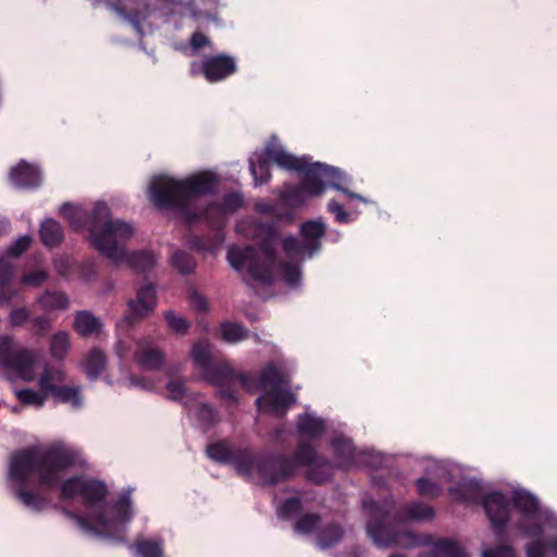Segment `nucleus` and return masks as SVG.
Wrapping results in <instances>:
<instances>
[{
    "mask_svg": "<svg viewBox=\"0 0 557 557\" xmlns=\"http://www.w3.org/2000/svg\"><path fill=\"white\" fill-rule=\"evenodd\" d=\"M243 203H244V200H243V197L240 194L228 193L223 197L221 202H218V206L227 215L230 213H234L239 208H242Z\"/></svg>",
    "mask_w": 557,
    "mask_h": 557,
    "instance_id": "8fccbe9b",
    "label": "nucleus"
},
{
    "mask_svg": "<svg viewBox=\"0 0 557 557\" xmlns=\"http://www.w3.org/2000/svg\"><path fill=\"white\" fill-rule=\"evenodd\" d=\"M274 269L281 270L283 278L287 285L293 286L300 282L301 270L298 263L282 261L278 258V263L274 267Z\"/></svg>",
    "mask_w": 557,
    "mask_h": 557,
    "instance_id": "c03bdc74",
    "label": "nucleus"
},
{
    "mask_svg": "<svg viewBox=\"0 0 557 557\" xmlns=\"http://www.w3.org/2000/svg\"><path fill=\"white\" fill-rule=\"evenodd\" d=\"M302 510V503L299 497L293 496L286 498L277 509L280 519L289 520Z\"/></svg>",
    "mask_w": 557,
    "mask_h": 557,
    "instance_id": "a18cd8bd",
    "label": "nucleus"
},
{
    "mask_svg": "<svg viewBox=\"0 0 557 557\" xmlns=\"http://www.w3.org/2000/svg\"><path fill=\"white\" fill-rule=\"evenodd\" d=\"M296 403V396L290 391H271L256 399L258 410L268 409L270 412L283 417L289 407Z\"/></svg>",
    "mask_w": 557,
    "mask_h": 557,
    "instance_id": "aec40b11",
    "label": "nucleus"
},
{
    "mask_svg": "<svg viewBox=\"0 0 557 557\" xmlns=\"http://www.w3.org/2000/svg\"><path fill=\"white\" fill-rule=\"evenodd\" d=\"M107 364L104 354L100 349H92L85 359V373L91 381L97 380Z\"/></svg>",
    "mask_w": 557,
    "mask_h": 557,
    "instance_id": "f704fd0d",
    "label": "nucleus"
},
{
    "mask_svg": "<svg viewBox=\"0 0 557 557\" xmlns=\"http://www.w3.org/2000/svg\"><path fill=\"white\" fill-rule=\"evenodd\" d=\"M310 170V163L304 166V170L296 171L302 175L300 184H287L280 194V199L287 206L300 207L305 203L308 197L321 196V194H313L310 185L307 183V177Z\"/></svg>",
    "mask_w": 557,
    "mask_h": 557,
    "instance_id": "a211bd4d",
    "label": "nucleus"
},
{
    "mask_svg": "<svg viewBox=\"0 0 557 557\" xmlns=\"http://www.w3.org/2000/svg\"><path fill=\"white\" fill-rule=\"evenodd\" d=\"M449 495L458 503L480 504L483 495L481 485L474 480L465 481L448 487Z\"/></svg>",
    "mask_w": 557,
    "mask_h": 557,
    "instance_id": "393cba45",
    "label": "nucleus"
},
{
    "mask_svg": "<svg viewBox=\"0 0 557 557\" xmlns=\"http://www.w3.org/2000/svg\"><path fill=\"white\" fill-rule=\"evenodd\" d=\"M108 495V487L104 482L97 479H86L82 475H74L64 480L60 484V499L70 500L77 496L82 497L83 504L87 508L103 507V502Z\"/></svg>",
    "mask_w": 557,
    "mask_h": 557,
    "instance_id": "9d476101",
    "label": "nucleus"
},
{
    "mask_svg": "<svg viewBox=\"0 0 557 557\" xmlns=\"http://www.w3.org/2000/svg\"><path fill=\"white\" fill-rule=\"evenodd\" d=\"M345 535L343 525L337 521H331L320 527L315 542L321 549H329L338 545Z\"/></svg>",
    "mask_w": 557,
    "mask_h": 557,
    "instance_id": "4be33fe9",
    "label": "nucleus"
},
{
    "mask_svg": "<svg viewBox=\"0 0 557 557\" xmlns=\"http://www.w3.org/2000/svg\"><path fill=\"white\" fill-rule=\"evenodd\" d=\"M262 156L268 160V162L272 161L280 168L287 171H301L305 165L310 163V159L308 157L304 156L298 158L290 154L275 143H268Z\"/></svg>",
    "mask_w": 557,
    "mask_h": 557,
    "instance_id": "6ab92c4d",
    "label": "nucleus"
},
{
    "mask_svg": "<svg viewBox=\"0 0 557 557\" xmlns=\"http://www.w3.org/2000/svg\"><path fill=\"white\" fill-rule=\"evenodd\" d=\"M190 305L198 312H206L208 310L207 299L197 292H193L190 295Z\"/></svg>",
    "mask_w": 557,
    "mask_h": 557,
    "instance_id": "338daca9",
    "label": "nucleus"
},
{
    "mask_svg": "<svg viewBox=\"0 0 557 557\" xmlns=\"http://www.w3.org/2000/svg\"><path fill=\"white\" fill-rule=\"evenodd\" d=\"M527 557H545L546 545L539 539L527 545Z\"/></svg>",
    "mask_w": 557,
    "mask_h": 557,
    "instance_id": "0e129e2a",
    "label": "nucleus"
},
{
    "mask_svg": "<svg viewBox=\"0 0 557 557\" xmlns=\"http://www.w3.org/2000/svg\"><path fill=\"white\" fill-rule=\"evenodd\" d=\"M321 524V516L315 512L305 513L300 516L294 524V530L296 533L301 535H308L318 532Z\"/></svg>",
    "mask_w": 557,
    "mask_h": 557,
    "instance_id": "ea45409f",
    "label": "nucleus"
},
{
    "mask_svg": "<svg viewBox=\"0 0 557 557\" xmlns=\"http://www.w3.org/2000/svg\"><path fill=\"white\" fill-rule=\"evenodd\" d=\"M37 302L45 310H65L70 300L63 292L46 290L38 297Z\"/></svg>",
    "mask_w": 557,
    "mask_h": 557,
    "instance_id": "c9c22d12",
    "label": "nucleus"
},
{
    "mask_svg": "<svg viewBox=\"0 0 557 557\" xmlns=\"http://www.w3.org/2000/svg\"><path fill=\"white\" fill-rule=\"evenodd\" d=\"M48 280V272L45 270H35L25 273L21 283L25 286L40 287Z\"/></svg>",
    "mask_w": 557,
    "mask_h": 557,
    "instance_id": "603ef678",
    "label": "nucleus"
},
{
    "mask_svg": "<svg viewBox=\"0 0 557 557\" xmlns=\"http://www.w3.org/2000/svg\"><path fill=\"white\" fill-rule=\"evenodd\" d=\"M258 384L260 388L270 387L271 391H276L281 389L283 385H288L289 381L285 373L271 361L260 371Z\"/></svg>",
    "mask_w": 557,
    "mask_h": 557,
    "instance_id": "a878e982",
    "label": "nucleus"
},
{
    "mask_svg": "<svg viewBox=\"0 0 557 557\" xmlns=\"http://www.w3.org/2000/svg\"><path fill=\"white\" fill-rule=\"evenodd\" d=\"M256 228L261 236L258 247L246 245L231 247L227 260L237 272L247 268L249 276L265 286L274 283V267L278 263L277 239L280 236L275 222H259Z\"/></svg>",
    "mask_w": 557,
    "mask_h": 557,
    "instance_id": "39448f33",
    "label": "nucleus"
},
{
    "mask_svg": "<svg viewBox=\"0 0 557 557\" xmlns=\"http://www.w3.org/2000/svg\"><path fill=\"white\" fill-rule=\"evenodd\" d=\"M12 264L5 258H0V286L9 285L12 281Z\"/></svg>",
    "mask_w": 557,
    "mask_h": 557,
    "instance_id": "052dcab7",
    "label": "nucleus"
},
{
    "mask_svg": "<svg viewBox=\"0 0 557 557\" xmlns=\"http://www.w3.org/2000/svg\"><path fill=\"white\" fill-rule=\"evenodd\" d=\"M135 361L146 371L159 370L164 362V354L154 347L140 346L135 355Z\"/></svg>",
    "mask_w": 557,
    "mask_h": 557,
    "instance_id": "bb28decb",
    "label": "nucleus"
},
{
    "mask_svg": "<svg viewBox=\"0 0 557 557\" xmlns=\"http://www.w3.org/2000/svg\"><path fill=\"white\" fill-rule=\"evenodd\" d=\"M171 263L182 274H190L196 268L194 257L184 250H176L171 257Z\"/></svg>",
    "mask_w": 557,
    "mask_h": 557,
    "instance_id": "37998d69",
    "label": "nucleus"
},
{
    "mask_svg": "<svg viewBox=\"0 0 557 557\" xmlns=\"http://www.w3.org/2000/svg\"><path fill=\"white\" fill-rule=\"evenodd\" d=\"M335 467L348 470L355 465V446L349 438L335 437L332 441Z\"/></svg>",
    "mask_w": 557,
    "mask_h": 557,
    "instance_id": "5701e85b",
    "label": "nucleus"
},
{
    "mask_svg": "<svg viewBox=\"0 0 557 557\" xmlns=\"http://www.w3.org/2000/svg\"><path fill=\"white\" fill-rule=\"evenodd\" d=\"M29 311L22 307L13 309L10 313V323L12 326H22L29 319Z\"/></svg>",
    "mask_w": 557,
    "mask_h": 557,
    "instance_id": "e2e57ef3",
    "label": "nucleus"
},
{
    "mask_svg": "<svg viewBox=\"0 0 557 557\" xmlns=\"http://www.w3.org/2000/svg\"><path fill=\"white\" fill-rule=\"evenodd\" d=\"M70 348V338L67 333L59 332L51 338V355L55 359H63Z\"/></svg>",
    "mask_w": 557,
    "mask_h": 557,
    "instance_id": "49530a36",
    "label": "nucleus"
},
{
    "mask_svg": "<svg viewBox=\"0 0 557 557\" xmlns=\"http://www.w3.org/2000/svg\"><path fill=\"white\" fill-rule=\"evenodd\" d=\"M164 319L169 329L180 335L186 334L190 326L189 322L185 318L175 315L172 311H166L164 313Z\"/></svg>",
    "mask_w": 557,
    "mask_h": 557,
    "instance_id": "3c124183",
    "label": "nucleus"
},
{
    "mask_svg": "<svg viewBox=\"0 0 557 557\" xmlns=\"http://www.w3.org/2000/svg\"><path fill=\"white\" fill-rule=\"evenodd\" d=\"M512 505L528 519H534L540 510L539 500L528 492H517L513 495Z\"/></svg>",
    "mask_w": 557,
    "mask_h": 557,
    "instance_id": "2f4dec72",
    "label": "nucleus"
},
{
    "mask_svg": "<svg viewBox=\"0 0 557 557\" xmlns=\"http://www.w3.org/2000/svg\"><path fill=\"white\" fill-rule=\"evenodd\" d=\"M41 243L49 248L59 247L64 240V232L61 224L54 219H46L39 228Z\"/></svg>",
    "mask_w": 557,
    "mask_h": 557,
    "instance_id": "c85d7f7f",
    "label": "nucleus"
},
{
    "mask_svg": "<svg viewBox=\"0 0 557 557\" xmlns=\"http://www.w3.org/2000/svg\"><path fill=\"white\" fill-rule=\"evenodd\" d=\"M432 555L438 557H463L465 552L456 541L442 539L435 543Z\"/></svg>",
    "mask_w": 557,
    "mask_h": 557,
    "instance_id": "a19ab883",
    "label": "nucleus"
},
{
    "mask_svg": "<svg viewBox=\"0 0 557 557\" xmlns=\"http://www.w3.org/2000/svg\"><path fill=\"white\" fill-rule=\"evenodd\" d=\"M132 503L129 493H124L112 505L114 516L109 518L104 506L90 515V519L85 518L65 507H58L60 511L69 519L74 520L77 527L86 533L112 539L115 542H124L125 524L133 518Z\"/></svg>",
    "mask_w": 557,
    "mask_h": 557,
    "instance_id": "0eeeda50",
    "label": "nucleus"
},
{
    "mask_svg": "<svg viewBox=\"0 0 557 557\" xmlns=\"http://www.w3.org/2000/svg\"><path fill=\"white\" fill-rule=\"evenodd\" d=\"M482 557H516V553L512 546L500 544L496 547L485 549Z\"/></svg>",
    "mask_w": 557,
    "mask_h": 557,
    "instance_id": "13d9d810",
    "label": "nucleus"
},
{
    "mask_svg": "<svg viewBox=\"0 0 557 557\" xmlns=\"http://www.w3.org/2000/svg\"><path fill=\"white\" fill-rule=\"evenodd\" d=\"M74 326L82 336H89L100 331L101 322L90 312L79 311L75 315Z\"/></svg>",
    "mask_w": 557,
    "mask_h": 557,
    "instance_id": "72a5a7b5",
    "label": "nucleus"
},
{
    "mask_svg": "<svg viewBox=\"0 0 557 557\" xmlns=\"http://www.w3.org/2000/svg\"><path fill=\"white\" fill-rule=\"evenodd\" d=\"M336 468L327 458L321 456L306 471V479L317 485H323L333 476V469Z\"/></svg>",
    "mask_w": 557,
    "mask_h": 557,
    "instance_id": "c756f323",
    "label": "nucleus"
},
{
    "mask_svg": "<svg viewBox=\"0 0 557 557\" xmlns=\"http://www.w3.org/2000/svg\"><path fill=\"white\" fill-rule=\"evenodd\" d=\"M496 534H503L510 518V505L506 495L499 491L483 495L481 503Z\"/></svg>",
    "mask_w": 557,
    "mask_h": 557,
    "instance_id": "ddd939ff",
    "label": "nucleus"
},
{
    "mask_svg": "<svg viewBox=\"0 0 557 557\" xmlns=\"http://www.w3.org/2000/svg\"><path fill=\"white\" fill-rule=\"evenodd\" d=\"M224 234L213 233L212 235H193L189 244L199 251H213L223 243Z\"/></svg>",
    "mask_w": 557,
    "mask_h": 557,
    "instance_id": "e433bc0d",
    "label": "nucleus"
},
{
    "mask_svg": "<svg viewBox=\"0 0 557 557\" xmlns=\"http://www.w3.org/2000/svg\"><path fill=\"white\" fill-rule=\"evenodd\" d=\"M264 455L271 456V459L274 460V466L270 468V471L275 476V483L263 484V486H275L288 481L296 474L298 467L308 468L321 457L317 448L304 440L299 441L292 457L274 451H264Z\"/></svg>",
    "mask_w": 557,
    "mask_h": 557,
    "instance_id": "6e6552de",
    "label": "nucleus"
},
{
    "mask_svg": "<svg viewBox=\"0 0 557 557\" xmlns=\"http://www.w3.org/2000/svg\"><path fill=\"white\" fill-rule=\"evenodd\" d=\"M301 240L294 235L282 239V248L289 258L314 256L322 247L321 239L326 233L325 224L319 220H309L301 223L299 228Z\"/></svg>",
    "mask_w": 557,
    "mask_h": 557,
    "instance_id": "1a4fd4ad",
    "label": "nucleus"
},
{
    "mask_svg": "<svg viewBox=\"0 0 557 557\" xmlns=\"http://www.w3.org/2000/svg\"><path fill=\"white\" fill-rule=\"evenodd\" d=\"M82 455L77 449L65 445H53L47 449L26 447L15 450L10 458L9 475L17 483L16 498L34 511H42L48 506V499L38 492L28 490L26 484L36 479L38 484L53 488L60 483L61 473L81 466Z\"/></svg>",
    "mask_w": 557,
    "mask_h": 557,
    "instance_id": "f03ea898",
    "label": "nucleus"
},
{
    "mask_svg": "<svg viewBox=\"0 0 557 557\" xmlns=\"http://www.w3.org/2000/svg\"><path fill=\"white\" fill-rule=\"evenodd\" d=\"M50 320L46 315L36 317L32 321V332L36 335H45L50 330Z\"/></svg>",
    "mask_w": 557,
    "mask_h": 557,
    "instance_id": "680f3d73",
    "label": "nucleus"
},
{
    "mask_svg": "<svg viewBox=\"0 0 557 557\" xmlns=\"http://www.w3.org/2000/svg\"><path fill=\"white\" fill-rule=\"evenodd\" d=\"M194 363L201 369L202 374L213 366L212 345L207 339L198 341L191 349Z\"/></svg>",
    "mask_w": 557,
    "mask_h": 557,
    "instance_id": "473e14b6",
    "label": "nucleus"
},
{
    "mask_svg": "<svg viewBox=\"0 0 557 557\" xmlns=\"http://www.w3.org/2000/svg\"><path fill=\"white\" fill-rule=\"evenodd\" d=\"M218 395L222 399H226V400H230L232 403H237L235 385L220 386L219 391H218Z\"/></svg>",
    "mask_w": 557,
    "mask_h": 557,
    "instance_id": "774afa93",
    "label": "nucleus"
},
{
    "mask_svg": "<svg viewBox=\"0 0 557 557\" xmlns=\"http://www.w3.org/2000/svg\"><path fill=\"white\" fill-rule=\"evenodd\" d=\"M114 11L119 14V16L123 17L136 30L139 36L144 35V29L141 26L143 21L146 20L147 14L138 9H134L128 11L125 7L121 4H112Z\"/></svg>",
    "mask_w": 557,
    "mask_h": 557,
    "instance_id": "58836bf2",
    "label": "nucleus"
},
{
    "mask_svg": "<svg viewBox=\"0 0 557 557\" xmlns=\"http://www.w3.org/2000/svg\"><path fill=\"white\" fill-rule=\"evenodd\" d=\"M60 214L75 230L87 227L91 246L109 260L116 261L124 255L117 247V239L125 240L134 234L132 224L122 220H110V208L98 201L89 213L79 212L73 205L63 203Z\"/></svg>",
    "mask_w": 557,
    "mask_h": 557,
    "instance_id": "7ed1b4c3",
    "label": "nucleus"
},
{
    "mask_svg": "<svg viewBox=\"0 0 557 557\" xmlns=\"http://www.w3.org/2000/svg\"><path fill=\"white\" fill-rule=\"evenodd\" d=\"M128 239L129 238H127L125 240L117 239V247H119V249H122L124 251V255L121 259H119L116 261H113V260H111V261L113 263H117V262L126 259L128 265L137 272H146V271L152 269L156 265L157 260H156L154 255L151 251H146V250L134 251L127 256V253L122 245L125 242H127Z\"/></svg>",
    "mask_w": 557,
    "mask_h": 557,
    "instance_id": "b1692460",
    "label": "nucleus"
},
{
    "mask_svg": "<svg viewBox=\"0 0 557 557\" xmlns=\"http://www.w3.org/2000/svg\"><path fill=\"white\" fill-rule=\"evenodd\" d=\"M157 292L152 283L146 284L138 288L136 298L127 302V313L125 321L129 325H134L140 320L147 318L157 307Z\"/></svg>",
    "mask_w": 557,
    "mask_h": 557,
    "instance_id": "4468645a",
    "label": "nucleus"
},
{
    "mask_svg": "<svg viewBox=\"0 0 557 557\" xmlns=\"http://www.w3.org/2000/svg\"><path fill=\"white\" fill-rule=\"evenodd\" d=\"M327 211L334 215L337 223L346 224L350 222L349 213L336 200H331L327 203Z\"/></svg>",
    "mask_w": 557,
    "mask_h": 557,
    "instance_id": "6e6d98bb",
    "label": "nucleus"
},
{
    "mask_svg": "<svg viewBox=\"0 0 557 557\" xmlns=\"http://www.w3.org/2000/svg\"><path fill=\"white\" fill-rule=\"evenodd\" d=\"M364 507L369 513L367 533L379 547L414 544L416 539L412 533L396 530L392 522L423 521L432 519L435 515L431 506L422 503H412L394 510L382 508L379 503L371 500L364 503Z\"/></svg>",
    "mask_w": 557,
    "mask_h": 557,
    "instance_id": "20e7f679",
    "label": "nucleus"
},
{
    "mask_svg": "<svg viewBox=\"0 0 557 557\" xmlns=\"http://www.w3.org/2000/svg\"><path fill=\"white\" fill-rule=\"evenodd\" d=\"M297 431L302 438L317 440L324 434L325 423L321 418L302 413L298 416Z\"/></svg>",
    "mask_w": 557,
    "mask_h": 557,
    "instance_id": "cd10ccee",
    "label": "nucleus"
},
{
    "mask_svg": "<svg viewBox=\"0 0 557 557\" xmlns=\"http://www.w3.org/2000/svg\"><path fill=\"white\" fill-rule=\"evenodd\" d=\"M1 361L24 381L30 382L35 379V359L29 350L8 349L2 352Z\"/></svg>",
    "mask_w": 557,
    "mask_h": 557,
    "instance_id": "f3484780",
    "label": "nucleus"
},
{
    "mask_svg": "<svg viewBox=\"0 0 557 557\" xmlns=\"http://www.w3.org/2000/svg\"><path fill=\"white\" fill-rule=\"evenodd\" d=\"M134 549L138 557H163L164 541L160 536L152 539H137L134 543Z\"/></svg>",
    "mask_w": 557,
    "mask_h": 557,
    "instance_id": "7c9ffc66",
    "label": "nucleus"
},
{
    "mask_svg": "<svg viewBox=\"0 0 557 557\" xmlns=\"http://www.w3.org/2000/svg\"><path fill=\"white\" fill-rule=\"evenodd\" d=\"M210 44L209 38L201 32L193 33L189 45L194 50H199Z\"/></svg>",
    "mask_w": 557,
    "mask_h": 557,
    "instance_id": "69168bd1",
    "label": "nucleus"
},
{
    "mask_svg": "<svg viewBox=\"0 0 557 557\" xmlns=\"http://www.w3.org/2000/svg\"><path fill=\"white\" fill-rule=\"evenodd\" d=\"M519 530H521L525 536L528 537H534L536 540L541 539L544 532V528L541 523L533 522V523H519L518 524Z\"/></svg>",
    "mask_w": 557,
    "mask_h": 557,
    "instance_id": "bf43d9fd",
    "label": "nucleus"
},
{
    "mask_svg": "<svg viewBox=\"0 0 557 557\" xmlns=\"http://www.w3.org/2000/svg\"><path fill=\"white\" fill-rule=\"evenodd\" d=\"M166 391L173 400H180L186 396V386L182 380H171L166 384Z\"/></svg>",
    "mask_w": 557,
    "mask_h": 557,
    "instance_id": "4d7b16f0",
    "label": "nucleus"
},
{
    "mask_svg": "<svg viewBox=\"0 0 557 557\" xmlns=\"http://www.w3.org/2000/svg\"><path fill=\"white\" fill-rule=\"evenodd\" d=\"M223 339L228 343H236L248 337V330L235 322H223L221 324Z\"/></svg>",
    "mask_w": 557,
    "mask_h": 557,
    "instance_id": "79ce46f5",
    "label": "nucleus"
},
{
    "mask_svg": "<svg viewBox=\"0 0 557 557\" xmlns=\"http://www.w3.org/2000/svg\"><path fill=\"white\" fill-rule=\"evenodd\" d=\"M10 181L23 189H35L40 186L41 174L38 168L22 160L10 171Z\"/></svg>",
    "mask_w": 557,
    "mask_h": 557,
    "instance_id": "412c9836",
    "label": "nucleus"
},
{
    "mask_svg": "<svg viewBox=\"0 0 557 557\" xmlns=\"http://www.w3.org/2000/svg\"><path fill=\"white\" fill-rule=\"evenodd\" d=\"M419 495L422 497L436 498L442 494V486L426 478H419L416 481Z\"/></svg>",
    "mask_w": 557,
    "mask_h": 557,
    "instance_id": "09e8293b",
    "label": "nucleus"
},
{
    "mask_svg": "<svg viewBox=\"0 0 557 557\" xmlns=\"http://www.w3.org/2000/svg\"><path fill=\"white\" fill-rule=\"evenodd\" d=\"M202 377L213 386L235 385L239 382L245 388L251 383V376L248 373H236L228 362L220 361L211 366Z\"/></svg>",
    "mask_w": 557,
    "mask_h": 557,
    "instance_id": "2eb2a0df",
    "label": "nucleus"
},
{
    "mask_svg": "<svg viewBox=\"0 0 557 557\" xmlns=\"http://www.w3.org/2000/svg\"><path fill=\"white\" fill-rule=\"evenodd\" d=\"M197 419L206 426H212L218 422V413L210 405L201 404L197 409Z\"/></svg>",
    "mask_w": 557,
    "mask_h": 557,
    "instance_id": "864d4df0",
    "label": "nucleus"
},
{
    "mask_svg": "<svg viewBox=\"0 0 557 557\" xmlns=\"http://www.w3.org/2000/svg\"><path fill=\"white\" fill-rule=\"evenodd\" d=\"M18 400L24 405H34L36 407L44 406L48 393L36 392L32 388H23L16 393Z\"/></svg>",
    "mask_w": 557,
    "mask_h": 557,
    "instance_id": "de8ad7c7",
    "label": "nucleus"
},
{
    "mask_svg": "<svg viewBox=\"0 0 557 557\" xmlns=\"http://www.w3.org/2000/svg\"><path fill=\"white\" fill-rule=\"evenodd\" d=\"M64 380L65 375L62 370L47 366L39 376L38 385L41 392L48 393L59 403L71 404L73 407L78 408L82 404L79 388L57 384L62 383Z\"/></svg>",
    "mask_w": 557,
    "mask_h": 557,
    "instance_id": "f8f14e48",
    "label": "nucleus"
},
{
    "mask_svg": "<svg viewBox=\"0 0 557 557\" xmlns=\"http://www.w3.org/2000/svg\"><path fill=\"white\" fill-rule=\"evenodd\" d=\"M249 170L256 186L267 184L271 178L269 162L263 156H258L257 160L250 158Z\"/></svg>",
    "mask_w": 557,
    "mask_h": 557,
    "instance_id": "4c0bfd02",
    "label": "nucleus"
},
{
    "mask_svg": "<svg viewBox=\"0 0 557 557\" xmlns=\"http://www.w3.org/2000/svg\"><path fill=\"white\" fill-rule=\"evenodd\" d=\"M33 239L29 235H24L17 238L7 250L9 257H20L24 253L32 244Z\"/></svg>",
    "mask_w": 557,
    "mask_h": 557,
    "instance_id": "5fc2aeb1",
    "label": "nucleus"
},
{
    "mask_svg": "<svg viewBox=\"0 0 557 557\" xmlns=\"http://www.w3.org/2000/svg\"><path fill=\"white\" fill-rule=\"evenodd\" d=\"M218 183V176L211 172H201L183 180L159 175L151 180L148 194L158 210L177 212L186 226L191 227L198 221H206L213 233L224 234L226 214L218 202H211L206 208L197 203V198L212 194Z\"/></svg>",
    "mask_w": 557,
    "mask_h": 557,
    "instance_id": "f257e3e1",
    "label": "nucleus"
},
{
    "mask_svg": "<svg viewBox=\"0 0 557 557\" xmlns=\"http://www.w3.org/2000/svg\"><path fill=\"white\" fill-rule=\"evenodd\" d=\"M206 451L213 461L233 466L238 475L246 479L256 478L261 486L275 483V476L270 471L274 460L271 456L264 455V451H253L249 448L233 449L225 441L209 444Z\"/></svg>",
    "mask_w": 557,
    "mask_h": 557,
    "instance_id": "423d86ee",
    "label": "nucleus"
},
{
    "mask_svg": "<svg viewBox=\"0 0 557 557\" xmlns=\"http://www.w3.org/2000/svg\"><path fill=\"white\" fill-rule=\"evenodd\" d=\"M307 183L311 187L313 194H323L326 185L332 188L342 191L350 199H357L362 202H367V199L361 195L350 191L346 188L348 178L337 168L326 165L320 162H310V170L307 177Z\"/></svg>",
    "mask_w": 557,
    "mask_h": 557,
    "instance_id": "9b49d317",
    "label": "nucleus"
},
{
    "mask_svg": "<svg viewBox=\"0 0 557 557\" xmlns=\"http://www.w3.org/2000/svg\"><path fill=\"white\" fill-rule=\"evenodd\" d=\"M201 74L209 83L223 81L237 71L236 60L227 54L207 57L200 65Z\"/></svg>",
    "mask_w": 557,
    "mask_h": 557,
    "instance_id": "dca6fc26",
    "label": "nucleus"
}]
</instances>
